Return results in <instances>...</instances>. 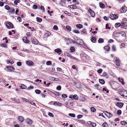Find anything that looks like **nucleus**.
<instances>
[{
	"label": "nucleus",
	"mask_w": 127,
	"mask_h": 127,
	"mask_svg": "<svg viewBox=\"0 0 127 127\" xmlns=\"http://www.w3.org/2000/svg\"><path fill=\"white\" fill-rule=\"evenodd\" d=\"M31 40L32 43L35 44H37L38 41L34 37H31Z\"/></svg>",
	"instance_id": "obj_1"
},
{
	"label": "nucleus",
	"mask_w": 127,
	"mask_h": 127,
	"mask_svg": "<svg viewBox=\"0 0 127 127\" xmlns=\"http://www.w3.org/2000/svg\"><path fill=\"white\" fill-rule=\"evenodd\" d=\"M123 20L124 21V20H123L121 22V27L122 28L127 29V23L123 21Z\"/></svg>",
	"instance_id": "obj_2"
},
{
	"label": "nucleus",
	"mask_w": 127,
	"mask_h": 127,
	"mask_svg": "<svg viewBox=\"0 0 127 127\" xmlns=\"http://www.w3.org/2000/svg\"><path fill=\"white\" fill-rule=\"evenodd\" d=\"M6 26L8 29H12L14 27L13 25L10 22L7 23L6 24Z\"/></svg>",
	"instance_id": "obj_3"
},
{
	"label": "nucleus",
	"mask_w": 127,
	"mask_h": 127,
	"mask_svg": "<svg viewBox=\"0 0 127 127\" xmlns=\"http://www.w3.org/2000/svg\"><path fill=\"white\" fill-rule=\"evenodd\" d=\"M69 98L73 100L75 99L76 100H77L78 99V97L76 95H70L69 96Z\"/></svg>",
	"instance_id": "obj_4"
},
{
	"label": "nucleus",
	"mask_w": 127,
	"mask_h": 127,
	"mask_svg": "<svg viewBox=\"0 0 127 127\" xmlns=\"http://www.w3.org/2000/svg\"><path fill=\"white\" fill-rule=\"evenodd\" d=\"M109 17L110 19L112 20H114L116 18H117V15L116 14H111L109 16Z\"/></svg>",
	"instance_id": "obj_5"
},
{
	"label": "nucleus",
	"mask_w": 127,
	"mask_h": 127,
	"mask_svg": "<svg viewBox=\"0 0 127 127\" xmlns=\"http://www.w3.org/2000/svg\"><path fill=\"white\" fill-rule=\"evenodd\" d=\"M76 40H77V43L78 44L81 45H83L84 44V41L83 40L80 39H77V40L75 39Z\"/></svg>",
	"instance_id": "obj_6"
},
{
	"label": "nucleus",
	"mask_w": 127,
	"mask_h": 127,
	"mask_svg": "<svg viewBox=\"0 0 127 127\" xmlns=\"http://www.w3.org/2000/svg\"><path fill=\"white\" fill-rule=\"evenodd\" d=\"M103 113L109 118L111 117L112 116V115L111 114L107 111H104Z\"/></svg>",
	"instance_id": "obj_7"
},
{
	"label": "nucleus",
	"mask_w": 127,
	"mask_h": 127,
	"mask_svg": "<svg viewBox=\"0 0 127 127\" xmlns=\"http://www.w3.org/2000/svg\"><path fill=\"white\" fill-rule=\"evenodd\" d=\"M89 12L91 14L92 17H94L95 16V14L94 11L92 10L91 8L89 9L88 10Z\"/></svg>",
	"instance_id": "obj_8"
},
{
	"label": "nucleus",
	"mask_w": 127,
	"mask_h": 127,
	"mask_svg": "<svg viewBox=\"0 0 127 127\" xmlns=\"http://www.w3.org/2000/svg\"><path fill=\"white\" fill-rule=\"evenodd\" d=\"M26 64L27 65L29 66L33 65L34 64V63L31 61H28L26 62Z\"/></svg>",
	"instance_id": "obj_9"
},
{
	"label": "nucleus",
	"mask_w": 127,
	"mask_h": 127,
	"mask_svg": "<svg viewBox=\"0 0 127 127\" xmlns=\"http://www.w3.org/2000/svg\"><path fill=\"white\" fill-rule=\"evenodd\" d=\"M54 51L59 55L61 54L62 53L61 49L59 48L55 49L54 50Z\"/></svg>",
	"instance_id": "obj_10"
},
{
	"label": "nucleus",
	"mask_w": 127,
	"mask_h": 127,
	"mask_svg": "<svg viewBox=\"0 0 127 127\" xmlns=\"http://www.w3.org/2000/svg\"><path fill=\"white\" fill-rule=\"evenodd\" d=\"M127 10V7H123L121 9V11L122 13L125 12Z\"/></svg>",
	"instance_id": "obj_11"
},
{
	"label": "nucleus",
	"mask_w": 127,
	"mask_h": 127,
	"mask_svg": "<svg viewBox=\"0 0 127 127\" xmlns=\"http://www.w3.org/2000/svg\"><path fill=\"white\" fill-rule=\"evenodd\" d=\"M23 40L24 43H28L30 42L29 40L27 39L26 37H24L23 38Z\"/></svg>",
	"instance_id": "obj_12"
},
{
	"label": "nucleus",
	"mask_w": 127,
	"mask_h": 127,
	"mask_svg": "<svg viewBox=\"0 0 127 127\" xmlns=\"http://www.w3.org/2000/svg\"><path fill=\"white\" fill-rule=\"evenodd\" d=\"M104 48L106 51L109 52L110 49V48L109 46L108 45H106L104 47Z\"/></svg>",
	"instance_id": "obj_13"
},
{
	"label": "nucleus",
	"mask_w": 127,
	"mask_h": 127,
	"mask_svg": "<svg viewBox=\"0 0 127 127\" xmlns=\"http://www.w3.org/2000/svg\"><path fill=\"white\" fill-rule=\"evenodd\" d=\"M102 76L104 77L106 79L108 78V76L107 73L105 72H103L102 75Z\"/></svg>",
	"instance_id": "obj_14"
},
{
	"label": "nucleus",
	"mask_w": 127,
	"mask_h": 127,
	"mask_svg": "<svg viewBox=\"0 0 127 127\" xmlns=\"http://www.w3.org/2000/svg\"><path fill=\"white\" fill-rule=\"evenodd\" d=\"M124 103H121L119 102H117L116 104V105L119 107H121L123 106Z\"/></svg>",
	"instance_id": "obj_15"
},
{
	"label": "nucleus",
	"mask_w": 127,
	"mask_h": 127,
	"mask_svg": "<svg viewBox=\"0 0 127 127\" xmlns=\"http://www.w3.org/2000/svg\"><path fill=\"white\" fill-rule=\"evenodd\" d=\"M123 97H127V91L125 89H123Z\"/></svg>",
	"instance_id": "obj_16"
},
{
	"label": "nucleus",
	"mask_w": 127,
	"mask_h": 127,
	"mask_svg": "<svg viewBox=\"0 0 127 127\" xmlns=\"http://www.w3.org/2000/svg\"><path fill=\"white\" fill-rule=\"evenodd\" d=\"M119 34L120 35V36L125 37L126 36V33L124 32H120L119 33Z\"/></svg>",
	"instance_id": "obj_17"
},
{
	"label": "nucleus",
	"mask_w": 127,
	"mask_h": 127,
	"mask_svg": "<svg viewBox=\"0 0 127 127\" xmlns=\"http://www.w3.org/2000/svg\"><path fill=\"white\" fill-rule=\"evenodd\" d=\"M96 37L94 36H92L91 39V40L93 43H95L96 41Z\"/></svg>",
	"instance_id": "obj_18"
},
{
	"label": "nucleus",
	"mask_w": 127,
	"mask_h": 127,
	"mask_svg": "<svg viewBox=\"0 0 127 127\" xmlns=\"http://www.w3.org/2000/svg\"><path fill=\"white\" fill-rule=\"evenodd\" d=\"M7 68L8 69L10 70L14 71L15 69V68L14 67L11 66H8Z\"/></svg>",
	"instance_id": "obj_19"
},
{
	"label": "nucleus",
	"mask_w": 127,
	"mask_h": 127,
	"mask_svg": "<svg viewBox=\"0 0 127 127\" xmlns=\"http://www.w3.org/2000/svg\"><path fill=\"white\" fill-rule=\"evenodd\" d=\"M66 1L65 0H62L60 2V4L62 6H64L66 5Z\"/></svg>",
	"instance_id": "obj_20"
},
{
	"label": "nucleus",
	"mask_w": 127,
	"mask_h": 127,
	"mask_svg": "<svg viewBox=\"0 0 127 127\" xmlns=\"http://www.w3.org/2000/svg\"><path fill=\"white\" fill-rule=\"evenodd\" d=\"M15 11V10L13 8H12V9H10L9 10L8 12H9L10 13H9V14H13L14 13Z\"/></svg>",
	"instance_id": "obj_21"
},
{
	"label": "nucleus",
	"mask_w": 127,
	"mask_h": 127,
	"mask_svg": "<svg viewBox=\"0 0 127 127\" xmlns=\"http://www.w3.org/2000/svg\"><path fill=\"white\" fill-rule=\"evenodd\" d=\"M73 82L76 85L77 88H79L81 87V85L79 83L74 82V81H73Z\"/></svg>",
	"instance_id": "obj_22"
},
{
	"label": "nucleus",
	"mask_w": 127,
	"mask_h": 127,
	"mask_svg": "<svg viewBox=\"0 0 127 127\" xmlns=\"http://www.w3.org/2000/svg\"><path fill=\"white\" fill-rule=\"evenodd\" d=\"M26 122L28 124L31 125L32 124V120L29 119H27Z\"/></svg>",
	"instance_id": "obj_23"
},
{
	"label": "nucleus",
	"mask_w": 127,
	"mask_h": 127,
	"mask_svg": "<svg viewBox=\"0 0 127 127\" xmlns=\"http://www.w3.org/2000/svg\"><path fill=\"white\" fill-rule=\"evenodd\" d=\"M19 120L20 121V122H23L24 120V119L23 117L22 116H20L18 118Z\"/></svg>",
	"instance_id": "obj_24"
},
{
	"label": "nucleus",
	"mask_w": 127,
	"mask_h": 127,
	"mask_svg": "<svg viewBox=\"0 0 127 127\" xmlns=\"http://www.w3.org/2000/svg\"><path fill=\"white\" fill-rule=\"evenodd\" d=\"M76 27L77 28L79 29H80L83 28V26L81 24H78L76 25Z\"/></svg>",
	"instance_id": "obj_25"
},
{
	"label": "nucleus",
	"mask_w": 127,
	"mask_h": 127,
	"mask_svg": "<svg viewBox=\"0 0 127 127\" xmlns=\"http://www.w3.org/2000/svg\"><path fill=\"white\" fill-rule=\"evenodd\" d=\"M54 104L55 105H58L59 106H62V104L57 102H55L54 103Z\"/></svg>",
	"instance_id": "obj_26"
},
{
	"label": "nucleus",
	"mask_w": 127,
	"mask_h": 127,
	"mask_svg": "<svg viewBox=\"0 0 127 127\" xmlns=\"http://www.w3.org/2000/svg\"><path fill=\"white\" fill-rule=\"evenodd\" d=\"M71 50L70 52H74L75 51V49L74 47H70V49Z\"/></svg>",
	"instance_id": "obj_27"
},
{
	"label": "nucleus",
	"mask_w": 127,
	"mask_h": 127,
	"mask_svg": "<svg viewBox=\"0 0 127 127\" xmlns=\"http://www.w3.org/2000/svg\"><path fill=\"white\" fill-rule=\"evenodd\" d=\"M116 63V64L118 66H119L120 65V64H119L120 61L118 59L115 62Z\"/></svg>",
	"instance_id": "obj_28"
},
{
	"label": "nucleus",
	"mask_w": 127,
	"mask_h": 127,
	"mask_svg": "<svg viewBox=\"0 0 127 127\" xmlns=\"http://www.w3.org/2000/svg\"><path fill=\"white\" fill-rule=\"evenodd\" d=\"M52 93L53 94L56 95L60 96L61 95V94L59 92H53Z\"/></svg>",
	"instance_id": "obj_29"
},
{
	"label": "nucleus",
	"mask_w": 127,
	"mask_h": 127,
	"mask_svg": "<svg viewBox=\"0 0 127 127\" xmlns=\"http://www.w3.org/2000/svg\"><path fill=\"white\" fill-rule=\"evenodd\" d=\"M111 49L112 50L114 51H116V47L115 45H112L111 47Z\"/></svg>",
	"instance_id": "obj_30"
},
{
	"label": "nucleus",
	"mask_w": 127,
	"mask_h": 127,
	"mask_svg": "<svg viewBox=\"0 0 127 127\" xmlns=\"http://www.w3.org/2000/svg\"><path fill=\"white\" fill-rule=\"evenodd\" d=\"M104 41L103 39L101 38H99L98 40V42L99 43H103Z\"/></svg>",
	"instance_id": "obj_31"
},
{
	"label": "nucleus",
	"mask_w": 127,
	"mask_h": 127,
	"mask_svg": "<svg viewBox=\"0 0 127 127\" xmlns=\"http://www.w3.org/2000/svg\"><path fill=\"white\" fill-rule=\"evenodd\" d=\"M70 7L71 8L74 9L76 8L77 7L75 5L72 4L70 5Z\"/></svg>",
	"instance_id": "obj_32"
},
{
	"label": "nucleus",
	"mask_w": 127,
	"mask_h": 127,
	"mask_svg": "<svg viewBox=\"0 0 127 127\" xmlns=\"http://www.w3.org/2000/svg\"><path fill=\"white\" fill-rule=\"evenodd\" d=\"M37 21L38 22H41L42 21V19L39 17H37L36 18Z\"/></svg>",
	"instance_id": "obj_33"
},
{
	"label": "nucleus",
	"mask_w": 127,
	"mask_h": 127,
	"mask_svg": "<svg viewBox=\"0 0 127 127\" xmlns=\"http://www.w3.org/2000/svg\"><path fill=\"white\" fill-rule=\"evenodd\" d=\"M99 5L100 7L101 8H103L105 7L104 4L102 3H100Z\"/></svg>",
	"instance_id": "obj_34"
},
{
	"label": "nucleus",
	"mask_w": 127,
	"mask_h": 127,
	"mask_svg": "<svg viewBox=\"0 0 127 127\" xmlns=\"http://www.w3.org/2000/svg\"><path fill=\"white\" fill-rule=\"evenodd\" d=\"M81 33L82 34H87V32L85 29H84L83 31H81Z\"/></svg>",
	"instance_id": "obj_35"
},
{
	"label": "nucleus",
	"mask_w": 127,
	"mask_h": 127,
	"mask_svg": "<svg viewBox=\"0 0 127 127\" xmlns=\"http://www.w3.org/2000/svg\"><path fill=\"white\" fill-rule=\"evenodd\" d=\"M28 103H30L31 105H33L34 106H36L35 103L34 102H33V101H32L29 100V102H28Z\"/></svg>",
	"instance_id": "obj_36"
},
{
	"label": "nucleus",
	"mask_w": 127,
	"mask_h": 127,
	"mask_svg": "<svg viewBox=\"0 0 127 127\" xmlns=\"http://www.w3.org/2000/svg\"><path fill=\"white\" fill-rule=\"evenodd\" d=\"M35 93L37 94H40L41 92V91L37 89L35 90Z\"/></svg>",
	"instance_id": "obj_37"
},
{
	"label": "nucleus",
	"mask_w": 127,
	"mask_h": 127,
	"mask_svg": "<svg viewBox=\"0 0 127 127\" xmlns=\"http://www.w3.org/2000/svg\"><path fill=\"white\" fill-rule=\"evenodd\" d=\"M71 59H72V60H74L75 61H79V60L78 59L76 58V57H73L72 56V57L71 58Z\"/></svg>",
	"instance_id": "obj_38"
},
{
	"label": "nucleus",
	"mask_w": 127,
	"mask_h": 127,
	"mask_svg": "<svg viewBox=\"0 0 127 127\" xmlns=\"http://www.w3.org/2000/svg\"><path fill=\"white\" fill-rule=\"evenodd\" d=\"M68 115L69 116L73 118L75 117V115L74 114L69 113L68 114Z\"/></svg>",
	"instance_id": "obj_39"
},
{
	"label": "nucleus",
	"mask_w": 127,
	"mask_h": 127,
	"mask_svg": "<svg viewBox=\"0 0 127 127\" xmlns=\"http://www.w3.org/2000/svg\"><path fill=\"white\" fill-rule=\"evenodd\" d=\"M91 112H94L95 111L96 109L94 107H92L91 108Z\"/></svg>",
	"instance_id": "obj_40"
},
{
	"label": "nucleus",
	"mask_w": 127,
	"mask_h": 127,
	"mask_svg": "<svg viewBox=\"0 0 127 127\" xmlns=\"http://www.w3.org/2000/svg\"><path fill=\"white\" fill-rule=\"evenodd\" d=\"M20 88L21 89H25L26 88V87L24 84H22L21 86H20Z\"/></svg>",
	"instance_id": "obj_41"
},
{
	"label": "nucleus",
	"mask_w": 127,
	"mask_h": 127,
	"mask_svg": "<svg viewBox=\"0 0 127 127\" xmlns=\"http://www.w3.org/2000/svg\"><path fill=\"white\" fill-rule=\"evenodd\" d=\"M20 2L19 0H15L14 1V3L15 5H17L18 3H19Z\"/></svg>",
	"instance_id": "obj_42"
},
{
	"label": "nucleus",
	"mask_w": 127,
	"mask_h": 127,
	"mask_svg": "<svg viewBox=\"0 0 127 127\" xmlns=\"http://www.w3.org/2000/svg\"><path fill=\"white\" fill-rule=\"evenodd\" d=\"M102 126L104 127H108V125L105 122H104L102 124Z\"/></svg>",
	"instance_id": "obj_43"
},
{
	"label": "nucleus",
	"mask_w": 127,
	"mask_h": 127,
	"mask_svg": "<svg viewBox=\"0 0 127 127\" xmlns=\"http://www.w3.org/2000/svg\"><path fill=\"white\" fill-rule=\"evenodd\" d=\"M121 25V24L120 23H117L115 24V26L116 27L118 28L120 27Z\"/></svg>",
	"instance_id": "obj_44"
},
{
	"label": "nucleus",
	"mask_w": 127,
	"mask_h": 127,
	"mask_svg": "<svg viewBox=\"0 0 127 127\" xmlns=\"http://www.w3.org/2000/svg\"><path fill=\"white\" fill-rule=\"evenodd\" d=\"M99 82L100 84H104L105 83V81H104V80H99Z\"/></svg>",
	"instance_id": "obj_45"
},
{
	"label": "nucleus",
	"mask_w": 127,
	"mask_h": 127,
	"mask_svg": "<svg viewBox=\"0 0 127 127\" xmlns=\"http://www.w3.org/2000/svg\"><path fill=\"white\" fill-rule=\"evenodd\" d=\"M46 64L47 65H51L52 64V62L50 61H48L46 62Z\"/></svg>",
	"instance_id": "obj_46"
},
{
	"label": "nucleus",
	"mask_w": 127,
	"mask_h": 127,
	"mask_svg": "<svg viewBox=\"0 0 127 127\" xmlns=\"http://www.w3.org/2000/svg\"><path fill=\"white\" fill-rule=\"evenodd\" d=\"M102 69L100 68L97 70L98 73L99 74H100L102 73Z\"/></svg>",
	"instance_id": "obj_47"
},
{
	"label": "nucleus",
	"mask_w": 127,
	"mask_h": 127,
	"mask_svg": "<svg viewBox=\"0 0 127 127\" xmlns=\"http://www.w3.org/2000/svg\"><path fill=\"white\" fill-rule=\"evenodd\" d=\"M48 115L50 117H54V115L52 113L48 112Z\"/></svg>",
	"instance_id": "obj_48"
},
{
	"label": "nucleus",
	"mask_w": 127,
	"mask_h": 127,
	"mask_svg": "<svg viewBox=\"0 0 127 127\" xmlns=\"http://www.w3.org/2000/svg\"><path fill=\"white\" fill-rule=\"evenodd\" d=\"M65 41H70H70H71V39L70 38H67L66 37L65 38Z\"/></svg>",
	"instance_id": "obj_49"
},
{
	"label": "nucleus",
	"mask_w": 127,
	"mask_h": 127,
	"mask_svg": "<svg viewBox=\"0 0 127 127\" xmlns=\"http://www.w3.org/2000/svg\"><path fill=\"white\" fill-rule=\"evenodd\" d=\"M4 7L5 9L7 10H9L10 9V7L8 5H6Z\"/></svg>",
	"instance_id": "obj_50"
},
{
	"label": "nucleus",
	"mask_w": 127,
	"mask_h": 127,
	"mask_svg": "<svg viewBox=\"0 0 127 127\" xmlns=\"http://www.w3.org/2000/svg\"><path fill=\"white\" fill-rule=\"evenodd\" d=\"M118 82L121 83L122 84L124 85V83L123 80H118Z\"/></svg>",
	"instance_id": "obj_51"
},
{
	"label": "nucleus",
	"mask_w": 127,
	"mask_h": 127,
	"mask_svg": "<svg viewBox=\"0 0 127 127\" xmlns=\"http://www.w3.org/2000/svg\"><path fill=\"white\" fill-rule=\"evenodd\" d=\"M121 111L120 110H119L117 111V114L118 115H121Z\"/></svg>",
	"instance_id": "obj_52"
},
{
	"label": "nucleus",
	"mask_w": 127,
	"mask_h": 127,
	"mask_svg": "<svg viewBox=\"0 0 127 127\" xmlns=\"http://www.w3.org/2000/svg\"><path fill=\"white\" fill-rule=\"evenodd\" d=\"M53 29L56 30H57L58 29V26L56 25H55L54 26Z\"/></svg>",
	"instance_id": "obj_53"
},
{
	"label": "nucleus",
	"mask_w": 127,
	"mask_h": 127,
	"mask_svg": "<svg viewBox=\"0 0 127 127\" xmlns=\"http://www.w3.org/2000/svg\"><path fill=\"white\" fill-rule=\"evenodd\" d=\"M121 123L122 125H125L126 124V122L125 121H122L121 122Z\"/></svg>",
	"instance_id": "obj_54"
},
{
	"label": "nucleus",
	"mask_w": 127,
	"mask_h": 127,
	"mask_svg": "<svg viewBox=\"0 0 127 127\" xmlns=\"http://www.w3.org/2000/svg\"><path fill=\"white\" fill-rule=\"evenodd\" d=\"M22 64V63L20 62H18L17 63V64L18 66H21Z\"/></svg>",
	"instance_id": "obj_55"
},
{
	"label": "nucleus",
	"mask_w": 127,
	"mask_h": 127,
	"mask_svg": "<svg viewBox=\"0 0 127 127\" xmlns=\"http://www.w3.org/2000/svg\"><path fill=\"white\" fill-rule=\"evenodd\" d=\"M73 32L75 33H79V32L78 30H73Z\"/></svg>",
	"instance_id": "obj_56"
},
{
	"label": "nucleus",
	"mask_w": 127,
	"mask_h": 127,
	"mask_svg": "<svg viewBox=\"0 0 127 127\" xmlns=\"http://www.w3.org/2000/svg\"><path fill=\"white\" fill-rule=\"evenodd\" d=\"M67 56L69 57L71 59L72 56L69 53H66Z\"/></svg>",
	"instance_id": "obj_57"
},
{
	"label": "nucleus",
	"mask_w": 127,
	"mask_h": 127,
	"mask_svg": "<svg viewBox=\"0 0 127 127\" xmlns=\"http://www.w3.org/2000/svg\"><path fill=\"white\" fill-rule=\"evenodd\" d=\"M124 92H123V89L121 91H120L119 92V93L122 96H123V93Z\"/></svg>",
	"instance_id": "obj_58"
},
{
	"label": "nucleus",
	"mask_w": 127,
	"mask_h": 127,
	"mask_svg": "<svg viewBox=\"0 0 127 127\" xmlns=\"http://www.w3.org/2000/svg\"><path fill=\"white\" fill-rule=\"evenodd\" d=\"M66 29L68 30L69 31H70L71 30V28L70 26H66Z\"/></svg>",
	"instance_id": "obj_59"
},
{
	"label": "nucleus",
	"mask_w": 127,
	"mask_h": 127,
	"mask_svg": "<svg viewBox=\"0 0 127 127\" xmlns=\"http://www.w3.org/2000/svg\"><path fill=\"white\" fill-rule=\"evenodd\" d=\"M56 89L59 91L61 90V86H59L57 87Z\"/></svg>",
	"instance_id": "obj_60"
},
{
	"label": "nucleus",
	"mask_w": 127,
	"mask_h": 127,
	"mask_svg": "<svg viewBox=\"0 0 127 127\" xmlns=\"http://www.w3.org/2000/svg\"><path fill=\"white\" fill-rule=\"evenodd\" d=\"M82 111L83 112H84L85 114H87L88 112L87 110L86 109H83Z\"/></svg>",
	"instance_id": "obj_61"
},
{
	"label": "nucleus",
	"mask_w": 127,
	"mask_h": 127,
	"mask_svg": "<svg viewBox=\"0 0 127 127\" xmlns=\"http://www.w3.org/2000/svg\"><path fill=\"white\" fill-rule=\"evenodd\" d=\"M29 100H28L25 98H23V101L28 103L29 102Z\"/></svg>",
	"instance_id": "obj_62"
},
{
	"label": "nucleus",
	"mask_w": 127,
	"mask_h": 127,
	"mask_svg": "<svg viewBox=\"0 0 127 127\" xmlns=\"http://www.w3.org/2000/svg\"><path fill=\"white\" fill-rule=\"evenodd\" d=\"M102 91H106V93H109V91L108 90H107L106 88H103Z\"/></svg>",
	"instance_id": "obj_63"
},
{
	"label": "nucleus",
	"mask_w": 127,
	"mask_h": 127,
	"mask_svg": "<svg viewBox=\"0 0 127 127\" xmlns=\"http://www.w3.org/2000/svg\"><path fill=\"white\" fill-rule=\"evenodd\" d=\"M106 28L107 29H111V28L109 27V25L108 24H107L106 25Z\"/></svg>",
	"instance_id": "obj_64"
}]
</instances>
